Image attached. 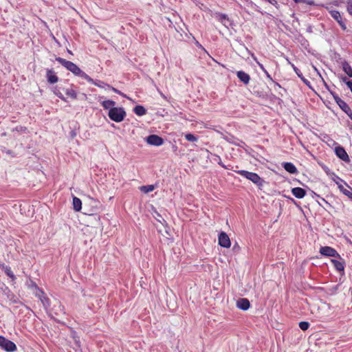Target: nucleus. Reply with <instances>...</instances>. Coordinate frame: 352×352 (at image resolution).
Wrapping results in <instances>:
<instances>
[{
    "mask_svg": "<svg viewBox=\"0 0 352 352\" xmlns=\"http://www.w3.org/2000/svg\"><path fill=\"white\" fill-rule=\"evenodd\" d=\"M46 78L50 84H54L58 81V77L53 69H47Z\"/></svg>",
    "mask_w": 352,
    "mask_h": 352,
    "instance_id": "obj_10",
    "label": "nucleus"
},
{
    "mask_svg": "<svg viewBox=\"0 0 352 352\" xmlns=\"http://www.w3.org/2000/svg\"><path fill=\"white\" fill-rule=\"evenodd\" d=\"M71 336H72V338H73V339H74V338H75V337H78V336H77V333H76V331H72V333H71Z\"/></svg>",
    "mask_w": 352,
    "mask_h": 352,
    "instance_id": "obj_47",
    "label": "nucleus"
},
{
    "mask_svg": "<svg viewBox=\"0 0 352 352\" xmlns=\"http://www.w3.org/2000/svg\"><path fill=\"white\" fill-rule=\"evenodd\" d=\"M266 1L269 2L272 5H275L277 1L276 0H265Z\"/></svg>",
    "mask_w": 352,
    "mask_h": 352,
    "instance_id": "obj_46",
    "label": "nucleus"
},
{
    "mask_svg": "<svg viewBox=\"0 0 352 352\" xmlns=\"http://www.w3.org/2000/svg\"><path fill=\"white\" fill-rule=\"evenodd\" d=\"M331 95H332V96H333V99H334L335 102H336V104H337L338 106H340V105L341 104V102H344V100H342V99L338 96V94H336V93L331 91Z\"/></svg>",
    "mask_w": 352,
    "mask_h": 352,
    "instance_id": "obj_31",
    "label": "nucleus"
},
{
    "mask_svg": "<svg viewBox=\"0 0 352 352\" xmlns=\"http://www.w3.org/2000/svg\"><path fill=\"white\" fill-rule=\"evenodd\" d=\"M335 153L336 155L342 160L344 162H349V157L346 152L345 149L340 146H336L335 148Z\"/></svg>",
    "mask_w": 352,
    "mask_h": 352,
    "instance_id": "obj_9",
    "label": "nucleus"
},
{
    "mask_svg": "<svg viewBox=\"0 0 352 352\" xmlns=\"http://www.w3.org/2000/svg\"><path fill=\"white\" fill-rule=\"evenodd\" d=\"M126 116V113L123 107H113L108 112L109 118L116 122H121Z\"/></svg>",
    "mask_w": 352,
    "mask_h": 352,
    "instance_id": "obj_3",
    "label": "nucleus"
},
{
    "mask_svg": "<svg viewBox=\"0 0 352 352\" xmlns=\"http://www.w3.org/2000/svg\"><path fill=\"white\" fill-rule=\"evenodd\" d=\"M346 8L349 14L352 16V0L348 1Z\"/></svg>",
    "mask_w": 352,
    "mask_h": 352,
    "instance_id": "obj_35",
    "label": "nucleus"
},
{
    "mask_svg": "<svg viewBox=\"0 0 352 352\" xmlns=\"http://www.w3.org/2000/svg\"><path fill=\"white\" fill-rule=\"evenodd\" d=\"M283 167L286 171L291 174H296L298 173L296 167L292 162H284Z\"/></svg>",
    "mask_w": 352,
    "mask_h": 352,
    "instance_id": "obj_15",
    "label": "nucleus"
},
{
    "mask_svg": "<svg viewBox=\"0 0 352 352\" xmlns=\"http://www.w3.org/2000/svg\"><path fill=\"white\" fill-rule=\"evenodd\" d=\"M295 3L303 2L308 5H314V2L313 0H294Z\"/></svg>",
    "mask_w": 352,
    "mask_h": 352,
    "instance_id": "obj_34",
    "label": "nucleus"
},
{
    "mask_svg": "<svg viewBox=\"0 0 352 352\" xmlns=\"http://www.w3.org/2000/svg\"><path fill=\"white\" fill-rule=\"evenodd\" d=\"M55 60L62 66H63L66 69L71 72L74 76L86 80L87 81H92V78L89 76H88L77 65L72 63V61L67 60L61 57H56Z\"/></svg>",
    "mask_w": 352,
    "mask_h": 352,
    "instance_id": "obj_1",
    "label": "nucleus"
},
{
    "mask_svg": "<svg viewBox=\"0 0 352 352\" xmlns=\"http://www.w3.org/2000/svg\"><path fill=\"white\" fill-rule=\"evenodd\" d=\"M0 267L4 271L6 274L12 279V280H15L16 276L12 272L11 267L10 266L3 263L0 265Z\"/></svg>",
    "mask_w": 352,
    "mask_h": 352,
    "instance_id": "obj_16",
    "label": "nucleus"
},
{
    "mask_svg": "<svg viewBox=\"0 0 352 352\" xmlns=\"http://www.w3.org/2000/svg\"><path fill=\"white\" fill-rule=\"evenodd\" d=\"M334 177H335V178H333V181H334L337 184H338V181H342V179H341L338 176H337V175H334Z\"/></svg>",
    "mask_w": 352,
    "mask_h": 352,
    "instance_id": "obj_41",
    "label": "nucleus"
},
{
    "mask_svg": "<svg viewBox=\"0 0 352 352\" xmlns=\"http://www.w3.org/2000/svg\"><path fill=\"white\" fill-rule=\"evenodd\" d=\"M218 242L222 248H229L231 246V241L228 235L223 231L219 234Z\"/></svg>",
    "mask_w": 352,
    "mask_h": 352,
    "instance_id": "obj_6",
    "label": "nucleus"
},
{
    "mask_svg": "<svg viewBox=\"0 0 352 352\" xmlns=\"http://www.w3.org/2000/svg\"><path fill=\"white\" fill-rule=\"evenodd\" d=\"M338 23L339 25H340L341 28L343 30H345L346 29V24L344 23V22H343V21H338Z\"/></svg>",
    "mask_w": 352,
    "mask_h": 352,
    "instance_id": "obj_40",
    "label": "nucleus"
},
{
    "mask_svg": "<svg viewBox=\"0 0 352 352\" xmlns=\"http://www.w3.org/2000/svg\"><path fill=\"white\" fill-rule=\"evenodd\" d=\"M339 78L346 85H347V82H350L351 81L346 76H344L343 75H341Z\"/></svg>",
    "mask_w": 352,
    "mask_h": 352,
    "instance_id": "obj_39",
    "label": "nucleus"
},
{
    "mask_svg": "<svg viewBox=\"0 0 352 352\" xmlns=\"http://www.w3.org/2000/svg\"><path fill=\"white\" fill-rule=\"evenodd\" d=\"M116 102L111 100H103L101 102V105L104 109H113V107H115Z\"/></svg>",
    "mask_w": 352,
    "mask_h": 352,
    "instance_id": "obj_19",
    "label": "nucleus"
},
{
    "mask_svg": "<svg viewBox=\"0 0 352 352\" xmlns=\"http://www.w3.org/2000/svg\"><path fill=\"white\" fill-rule=\"evenodd\" d=\"M73 208L75 211L79 212L82 209V201L77 197H73Z\"/></svg>",
    "mask_w": 352,
    "mask_h": 352,
    "instance_id": "obj_18",
    "label": "nucleus"
},
{
    "mask_svg": "<svg viewBox=\"0 0 352 352\" xmlns=\"http://www.w3.org/2000/svg\"><path fill=\"white\" fill-rule=\"evenodd\" d=\"M133 111L138 116H142L146 113V109L142 105H136L133 109Z\"/></svg>",
    "mask_w": 352,
    "mask_h": 352,
    "instance_id": "obj_21",
    "label": "nucleus"
},
{
    "mask_svg": "<svg viewBox=\"0 0 352 352\" xmlns=\"http://www.w3.org/2000/svg\"><path fill=\"white\" fill-rule=\"evenodd\" d=\"M248 4H250L252 7L256 6V4L254 3L251 0H244Z\"/></svg>",
    "mask_w": 352,
    "mask_h": 352,
    "instance_id": "obj_44",
    "label": "nucleus"
},
{
    "mask_svg": "<svg viewBox=\"0 0 352 352\" xmlns=\"http://www.w3.org/2000/svg\"><path fill=\"white\" fill-rule=\"evenodd\" d=\"M0 347L6 352H14L16 351V345L11 340L3 336H0Z\"/></svg>",
    "mask_w": 352,
    "mask_h": 352,
    "instance_id": "obj_4",
    "label": "nucleus"
},
{
    "mask_svg": "<svg viewBox=\"0 0 352 352\" xmlns=\"http://www.w3.org/2000/svg\"><path fill=\"white\" fill-rule=\"evenodd\" d=\"M309 325H310L309 323L308 322H306V321H302V322H299V327L302 331L307 330L309 329Z\"/></svg>",
    "mask_w": 352,
    "mask_h": 352,
    "instance_id": "obj_32",
    "label": "nucleus"
},
{
    "mask_svg": "<svg viewBox=\"0 0 352 352\" xmlns=\"http://www.w3.org/2000/svg\"><path fill=\"white\" fill-rule=\"evenodd\" d=\"M146 142L150 145L159 146L163 144L164 139L157 135L152 134L146 138Z\"/></svg>",
    "mask_w": 352,
    "mask_h": 352,
    "instance_id": "obj_7",
    "label": "nucleus"
},
{
    "mask_svg": "<svg viewBox=\"0 0 352 352\" xmlns=\"http://www.w3.org/2000/svg\"><path fill=\"white\" fill-rule=\"evenodd\" d=\"M89 82L102 89H109V87H111V85L105 83L103 81L101 80H94L92 79V81H88Z\"/></svg>",
    "mask_w": 352,
    "mask_h": 352,
    "instance_id": "obj_20",
    "label": "nucleus"
},
{
    "mask_svg": "<svg viewBox=\"0 0 352 352\" xmlns=\"http://www.w3.org/2000/svg\"><path fill=\"white\" fill-rule=\"evenodd\" d=\"M239 175L245 177V179L251 181L253 184L256 185L258 188L263 186L265 181L256 173L249 172L245 170H239L236 171Z\"/></svg>",
    "mask_w": 352,
    "mask_h": 352,
    "instance_id": "obj_2",
    "label": "nucleus"
},
{
    "mask_svg": "<svg viewBox=\"0 0 352 352\" xmlns=\"http://www.w3.org/2000/svg\"><path fill=\"white\" fill-rule=\"evenodd\" d=\"M347 116H348L350 118V119L352 120V111H351L349 114H348Z\"/></svg>",
    "mask_w": 352,
    "mask_h": 352,
    "instance_id": "obj_48",
    "label": "nucleus"
},
{
    "mask_svg": "<svg viewBox=\"0 0 352 352\" xmlns=\"http://www.w3.org/2000/svg\"><path fill=\"white\" fill-rule=\"evenodd\" d=\"M347 87L348 88L350 89V91H351L352 93V81L351 80L350 82H347Z\"/></svg>",
    "mask_w": 352,
    "mask_h": 352,
    "instance_id": "obj_45",
    "label": "nucleus"
},
{
    "mask_svg": "<svg viewBox=\"0 0 352 352\" xmlns=\"http://www.w3.org/2000/svg\"><path fill=\"white\" fill-rule=\"evenodd\" d=\"M287 60L288 63L292 66V69H294L298 77L300 78V80L304 82L305 85H306L308 87L311 88V85L310 81L303 76L300 70L298 68H297L293 63H292L288 59H287Z\"/></svg>",
    "mask_w": 352,
    "mask_h": 352,
    "instance_id": "obj_8",
    "label": "nucleus"
},
{
    "mask_svg": "<svg viewBox=\"0 0 352 352\" xmlns=\"http://www.w3.org/2000/svg\"><path fill=\"white\" fill-rule=\"evenodd\" d=\"M154 189L155 186L153 185H146L140 187V190L144 193H148L150 192L153 191Z\"/></svg>",
    "mask_w": 352,
    "mask_h": 352,
    "instance_id": "obj_25",
    "label": "nucleus"
},
{
    "mask_svg": "<svg viewBox=\"0 0 352 352\" xmlns=\"http://www.w3.org/2000/svg\"><path fill=\"white\" fill-rule=\"evenodd\" d=\"M236 76L241 82H243L245 85L248 84L250 82V75L243 71L237 72Z\"/></svg>",
    "mask_w": 352,
    "mask_h": 352,
    "instance_id": "obj_14",
    "label": "nucleus"
},
{
    "mask_svg": "<svg viewBox=\"0 0 352 352\" xmlns=\"http://www.w3.org/2000/svg\"><path fill=\"white\" fill-rule=\"evenodd\" d=\"M319 252L325 256L340 258V255L337 250L330 246H323L320 248Z\"/></svg>",
    "mask_w": 352,
    "mask_h": 352,
    "instance_id": "obj_5",
    "label": "nucleus"
},
{
    "mask_svg": "<svg viewBox=\"0 0 352 352\" xmlns=\"http://www.w3.org/2000/svg\"><path fill=\"white\" fill-rule=\"evenodd\" d=\"M218 20L223 24L225 26H226V21H229V19L227 16V14H222V13H220V14H218Z\"/></svg>",
    "mask_w": 352,
    "mask_h": 352,
    "instance_id": "obj_28",
    "label": "nucleus"
},
{
    "mask_svg": "<svg viewBox=\"0 0 352 352\" xmlns=\"http://www.w3.org/2000/svg\"><path fill=\"white\" fill-rule=\"evenodd\" d=\"M41 292L43 296L40 297V300L45 309H47L50 306V300L47 296H44V293L43 292Z\"/></svg>",
    "mask_w": 352,
    "mask_h": 352,
    "instance_id": "obj_23",
    "label": "nucleus"
},
{
    "mask_svg": "<svg viewBox=\"0 0 352 352\" xmlns=\"http://www.w3.org/2000/svg\"><path fill=\"white\" fill-rule=\"evenodd\" d=\"M1 152L3 153H6L7 155H11L12 157H14L15 155H14V153L11 151V150H9V149H7L6 148H2L1 149Z\"/></svg>",
    "mask_w": 352,
    "mask_h": 352,
    "instance_id": "obj_33",
    "label": "nucleus"
},
{
    "mask_svg": "<svg viewBox=\"0 0 352 352\" xmlns=\"http://www.w3.org/2000/svg\"><path fill=\"white\" fill-rule=\"evenodd\" d=\"M256 63H257V64H258V65L259 68H260L263 72H264V71H265V70H266V69H265V68L264 67V66H263V64H261V63H259L258 61H256Z\"/></svg>",
    "mask_w": 352,
    "mask_h": 352,
    "instance_id": "obj_42",
    "label": "nucleus"
},
{
    "mask_svg": "<svg viewBox=\"0 0 352 352\" xmlns=\"http://www.w3.org/2000/svg\"><path fill=\"white\" fill-rule=\"evenodd\" d=\"M331 16L338 23L342 20L340 13L338 10L331 11Z\"/></svg>",
    "mask_w": 352,
    "mask_h": 352,
    "instance_id": "obj_27",
    "label": "nucleus"
},
{
    "mask_svg": "<svg viewBox=\"0 0 352 352\" xmlns=\"http://www.w3.org/2000/svg\"><path fill=\"white\" fill-rule=\"evenodd\" d=\"M236 307L243 311L248 310L250 307V302L248 298H239L236 301Z\"/></svg>",
    "mask_w": 352,
    "mask_h": 352,
    "instance_id": "obj_11",
    "label": "nucleus"
},
{
    "mask_svg": "<svg viewBox=\"0 0 352 352\" xmlns=\"http://www.w3.org/2000/svg\"><path fill=\"white\" fill-rule=\"evenodd\" d=\"M341 67L347 76L352 78V67L346 60H344L341 62Z\"/></svg>",
    "mask_w": 352,
    "mask_h": 352,
    "instance_id": "obj_13",
    "label": "nucleus"
},
{
    "mask_svg": "<svg viewBox=\"0 0 352 352\" xmlns=\"http://www.w3.org/2000/svg\"><path fill=\"white\" fill-rule=\"evenodd\" d=\"M339 107L346 114H349L352 110L351 107L349 106V104L345 102L344 101L343 102H341V104L339 106Z\"/></svg>",
    "mask_w": 352,
    "mask_h": 352,
    "instance_id": "obj_24",
    "label": "nucleus"
},
{
    "mask_svg": "<svg viewBox=\"0 0 352 352\" xmlns=\"http://www.w3.org/2000/svg\"><path fill=\"white\" fill-rule=\"evenodd\" d=\"M74 341L76 349H80V338L79 337H75V338L74 339Z\"/></svg>",
    "mask_w": 352,
    "mask_h": 352,
    "instance_id": "obj_37",
    "label": "nucleus"
},
{
    "mask_svg": "<svg viewBox=\"0 0 352 352\" xmlns=\"http://www.w3.org/2000/svg\"><path fill=\"white\" fill-rule=\"evenodd\" d=\"M322 199V201H324V202L327 203V202L324 200V199Z\"/></svg>",
    "mask_w": 352,
    "mask_h": 352,
    "instance_id": "obj_50",
    "label": "nucleus"
},
{
    "mask_svg": "<svg viewBox=\"0 0 352 352\" xmlns=\"http://www.w3.org/2000/svg\"><path fill=\"white\" fill-rule=\"evenodd\" d=\"M53 92L60 99H61L63 101H66V98H65V96L63 95V94L60 91V90L57 87L54 88Z\"/></svg>",
    "mask_w": 352,
    "mask_h": 352,
    "instance_id": "obj_30",
    "label": "nucleus"
},
{
    "mask_svg": "<svg viewBox=\"0 0 352 352\" xmlns=\"http://www.w3.org/2000/svg\"><path fill=\"white\" fill-rule=\"evenodd\" d=\"M109 89H111L113 92H115V93H116V94H119V95H120V96H123L124 98H126V96L124 94L121 92L120 90L116 89L115 87H113L111 86V87H109Z\"/></svg>",
    "mask_w": 352,
    "mask_h": 352,
    "instance_id": "obj_36",
    "label": "nucleus"
},
{
    "mask_svg": "<svg viewBox=\"0 0 352 352\" xmlns=\"http://www.w3.org/2000/svg\"><path fill=\"white\" fill-rule=\"evenodd\" d=\"M292 193L297 199H302L306 195L305 190L300 187L293 188Z\"/></svg>",
    "mask_w": 352,
    "mask_h": 352,
    "instance_id": "obj_12",
    "label": "nucleus"
},
{
    "mask_svg": "<svg viewBox=\"0 0 352 352\" xmlns=\"http://www.w3.org/2000/svg\"><path fill=\"white\" fill-rule=\"evenodd\" d=\"M331 262L333 263L334 267L338 272H344V263L336 259H331Z\"/></svg>",
    "mask_w": 352,
    "mask_h": 352,
    "instance_id": "obj_17",
    "label": "nucleus"
},
{
    "mask_svg": "<svg viewBox=\"0 0 352 352\" xmlns=\"http://www.w3.org/2000/svg\"><path fill=\"white\" fill-rule=\"evenodd\" d=\"M184 136L186 140L191 142H195L198 140V138L192 133H186Z\"/></svg>",
    "mask_w": 352,
    "mask_h": 352,
    "instance_id": "obj_29",
    "label": "nucleus"
},
{
    "mask_svg": "<svg viewBox=\"0 0 352 352\" xmlns=\"http://www.w3.org/2000/svg\"><path fill=\"white\" fill-rule=\"evenodd\" d=\"M217 157L218 158L217 163L219 165H220L221 167L224 168L225 169H229V168H228L226 165H224L222 163L221 157L219 156H217Z\"/></svg>",
    "mask_w": 352,
    "mask_h": 352,
    "instance_id": "obj_38",
    "label": "nucleus"
},
{
    "mask_svg": "<svg viewBox=\"0 0 352 352\" xmlns=\"http://www.w3.org/2000/svg\"><path fill=\"white\" fill-rule=\"evenodd\" d=\"M65 94H66V95L67 96L72 98V99H76L77 98V93L73 89H65Z\"/></svg>",
    "mask_w": 352,
    "mask_h": 352,
    "instance_id": "obj_26",
    "label": "nucleus"
},
{
    "mask_svg": "<svg viewBox=\"0 0 352 352\" xmlns=\"http://www.w3.org/2000/svg\"><path fill=\"white\" fill-rule=\"evenodd\" d=\"M275 85H276V87H280V85H279V83L276 82V84H275Z\"/></svg>",
    "mask_w": 352,
    "mask_h": 352,
    "instance_id": "obj_49",
    "label": "nucleus"
},
{
    "mask_svg": "<svg viewBox=\"0 0 352 352\" xmlns=\"http://www.w3.org/2000/svg\"><path fill=\"white\" fill-rule=\"evenodd\" d=\"M349 187V189H346L343 187L342 185H338V188L346 196H347L349 199L352 200V188Z\"/></svg>",
    "mask_w": 352,
    "mask_h": 352,
    "instance_id": "obj_22",
    "label": "nucleus"
},
{
    "mask_svg": "<svg viewBox=\"0 0 352 352\" xmlns=\"http://www.w3.org/2000/svg\"><path fill=\"white\" fill-rule=\"evenodd\" d=\"M263 72L268 79H270V80H272V78L271 75L268 73V72L267 70L264 71Z\"/></svg>",
    "mask_w": 352,
    "mask_h": 352,
    "instance_id": "obj_43",
    "label": "nucleus"
}]
</instances>
